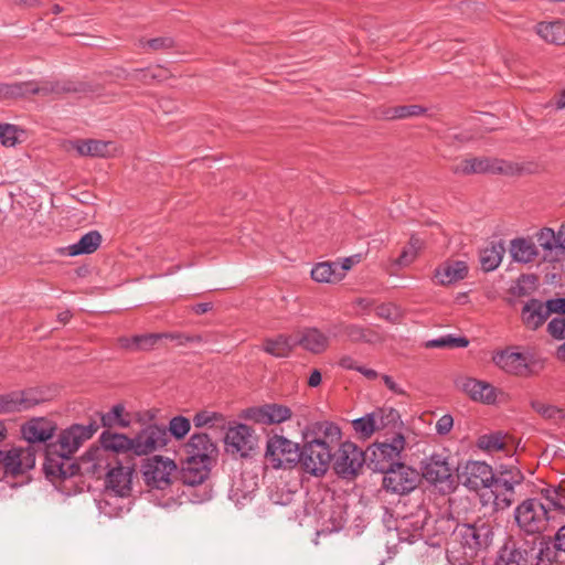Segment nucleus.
Segmentation results:
<instances>
[{
    "instance_id": "f257e3e1",
    "label": "nucleus",
    "mask_w": 565,
    "mask_h": 565,
    "mask_svg": "<svg viewBox=\"0 0 565 565\" xmlns=\"http://www.w3.org/2000/svg\"><path fill=\"white\" fill-rule=\"evenodd\" d=\"M313 437L303 443L300 450L299 463L305 472L322 477L329 470L333 458V451L340 445L341 430L329 422L315 426Z\"/></svg>"
},
{
    "instance_id": "f03ea898",
    "label": "nucleus",
    "mask_w": 565,
    "mask_h": 565,
    "mask_svg": "<svg viewBox=\"0 0 565 565\" xmlns=\"http://www.w3.org/2000/svg\"><path fill=\"white\" fill-rule=\"evenodd\" d=\"M492 536L491 526L483 521L458 525L454 532L450 552L458 553L457 559L471 563L480 551L489 546Z\"/></svg>"
},
{
    "instance_id": "7ed1b4c3",
    "label": "nucleus",
    "mask_w": 565,
    "mask_h": 565,
    "mask_svg": "<svg viewBox=\"0 0 565 565\" xmlns=\"http://www.w3.org/2000/svg\"><path fill=\"white\" fill-rule=\"evenodd\" d=\"M98 426L95 423L88 425L74 424L63 430L58 437V445L61 447V456L57 459L47 458L44 466L47 476L66 478L71 476L65 468V459L74 454L81 445L93 437L97 431Z\"/></svg>"
},
{
    "instance_id": "20e7f679",
    "label": "nucleus",
    "mask_w": 565,
    "mask_h": 565,
    "mask_svg": "<svg viewBox=\"0 0 565 565\" xmlns=\"http://www.w3.org/2000/svg\"><path fill=\"white\" fill-rule=\"evenodd\" d=\"M210 461L188 458L184 462L180 478L183 483L182 495L193 503H202L212 497V489L206 483L210 476Z\"/></svg>"
},
{
    "instance_id": "39448f33",
    "label": "nucleus",
    "mask_w": 565,
    "mask_h": 565,
    "mask_svg": "<svg viewBox=\"0 0 565 565\" xmlns=\"http://www.w3.org/2000/svg\"><path fill=\"white\" fill-rule=\"evenodd\" d=\"M514 519L521 531L526 534H539L547 529L550 515L540 499L530 498L515 508Z\"/></svg>"
},
{
    "instance_id": "423d86ee",
    "label": "nucleus",
    "mask_w": 565,
    "mask_h": 565,
    "mask_svg": "<svg viewBox=\"0 0 565 565\" xmlns=\"http://www.w3.org/2000/svg\"><path fill=\"white\" fill-rule=\"evenodd\" d=\"M423 477L440 492L450 493L456 489L457 476L448 458L441 454H433L423 467Z\"/></svg>"
},
{
    "instance_id": "0eeeda50",
    "label": "nucleus",
    "mask_w": 565,
    "mask_h": 565,
    "mask_svg": "<svg viewBox=\"0 0 565 565\" xmlns=\"http://www.w3.org/2000/svg\"><path fill=\"white\" fill-rule=\"evenodd\" d=\"M266 460L274 469L291 468L300 460L298 444L284 436L275 435L267 441Z\"/></svg>"
},
{
    "instance_id": "6e6552de",
    "label": "nucleus",
    "mask_w": 565,
    "mask_h": 565,
    "mask_svg": "<svg viewBox=\"0 0 565 565\" xmlns=\"http://www.w3.org/2000/svg\"><path fill=\"white\" fill-rule=\"evenodd\" d=\"M177 471V465L169 458L154 456L146 460L142 466V475L146 483L159 490H166L172 483V475Z\"/></svg>"
},
{
    "instance_id": "1a4fd4ad",
    "label": "nucleus",
    "mask_w": 565,
    "mask_h": 565,
    "mask_svg": "<svg viewBox=\"0 0 565 565\" xmlns=\"http://www.w3.org/2000/svg\"><path fill=\"white\" fill-rule=\"evenodd\" d=\"M382 472L384 473L383 487L396 494L409 493L419 481L417 471L404 463H396Z\"/></svg>"
},
{
    "instance_id": "9d476101",
    "label": "nucleus",
    "mask_w": 565,
    "mask_h": 565,
    "mask_svg": "<svg viewBox=\"0 0 565 565\" xmlns=\"http://www.w3.org/2000/svg\"><path fill=\"white\" fill-rule=\"evenodd\" d=\"M523 476L520 471L502 472L490 486L493 495V505L497 511L505 510L515 501V486L522 483Z\"/></svg>"
},
{
    "instance_id": "9b49d317",
    "label": "nucleus",
    "mask_w": 565,
    "mask_h": 565,
    "mask_svg": "<svg viewBox=\"0 0 565 565\" xmlns=\"http://www.w3.org/2000/svg\"><path fill=\"white\" fill-rule=\"evenodd\" d=\"M495 478L491 466L483 461H468L457 475L458 481L473 491L490 489Z\"/></svg>"
},
{
    "instance_id": "f8f14e48",
    "label": "nucleus",
    "mask_w": 565,
    "mask_h": 565,
    "mask_svg": "<svg viewBox=\"0 0 565 565\" xmlns=\"http://www.w3.org/2000/svg\"><path fill=\"white\" fill-rule=\"evenodd\" d=\"M338 447L332 458L335 472L342 478L355 476L365 461L363 451L352 443H343Z\"/></svg>"
},
{
    "instance_id": "ddd939ff",
    "label": "nucleus",
    "mask_w": 565,
    "mask_h": 565,
    "mask_svg": "<svg viewBox=\"0 0 565 565\" xmlns=\"http://www.w3.org/2000/svg\"><path fill=\"white\" fill-rule=\"evenodd\" d=\"M169 443L167 428L148 425L134 437V455L143 456L162 449Z\"/></svg>"
},
{
    "instance_id": "4468645a",
    "label": "nucleus",
    "mask_w": 565,
    "mask_h": 565,
    "mask_svg": "<svg viewBox=\"0 0 565 565\" xmlns=\"http://www.w3.org/2000/svg\"><path fill=\"white\" fill-rule=\"evenodd\" d=\"M35 448L32 445L26 447H12L1 455V465L6 475H23L35 466Z\"/></svg>"
},
{
    "instance_id": "2eb2a0df",
    "label": "nucleus",
    "mask_w": 565,
    "mask_h": 565,
    "mask_svg": "<svg viewBox=\"0 0 565 565\" xmlns=\"http://www.w3.org/2000/svg\"><path fill=\"white\" fill-rule=\"evenodd\" d=\"M405 448V438L402 434H395L391 441L376 443L372 449L375 469L383 471L396 463H401V452Z\"/></svg>"
},
{
    "instance_id": "dca6fc26",
    "label": "nucleus",
    "mask_w": 565,
    "mask_h": 565,
    "mask_svg": "<svg viewBox=\"0 0 565 565\" xmlns=\"http://www.w3.org/2000/svg\"><path fill=\"white\" fill-rule=\"evenodd\" d=\"M492 360L493 363L505 373L518 376H526L531 373L530 363L532 356L529 353L505 349L497 352Z\"/></svg>"
},
{
    "instance_id": "f3484780",
    "label": "nucleus",
    "mask_w": 565,
    "mask_h": 565,
    "mask_svg": "<svg viewBox=\"0 0 565 565\" xmlns=\"http://www.w3.org/2000/svg\"><path fill=\"white\" fill-rule=\"evenodd\" d=\"M57 92H60L58 86L49 82L0 83V100L24 97L30 94L49 95Z\"/></svg>"
},
{
    "instance_id": "a211bd4d",
    "label": "nucleus",
    "mask_w": 565,
    "mask_h": 565,
    "mask_svg": "<svg viewBox=\"0 0 565 565\" xmlns=\"http://www.w3.org/2000/svg\"><path fill=\"white\" fill-rule=\"evenodd\" d=\"M226 451L246 457L254 448L253 429L245 424L230 427L225 435Z\"/></svg>"
},
{
    "instance_id": "6ab92c4d",
    "label": "nucleus",
    "mask_w": 565,
    "mask_h": 565,
    "mask_svg": "<svg viewBox=\"0 0 565 565\" xmlns=\"http://www.w3.org/2000/svg\"><path fill=\"white\" fill-rule=\"evenodd\" d=\"M292 412L289 407L280 404H265L252 407L247 411V417L257 424L275 425L281 424L291 418Z\"/></svg>"
},
{
    "instance_id": "aec40b11",
    "label": "nucleus",
    "mask_w": 565,
    "mask_h": 565,
    "mask_svg": "<svg viewBox=\"0 0 565 565\" xmlns=\"http://www.w3.org/2000/svg\"><path fill=\"white\" fill-rule=\"evenodd\" d=\"M427 520L428 512L424 508H418L414 513L404 516L397 525L399 539L409 543L416 541L417 537L422 536Z\"/></svg>"
},
{
    "instance_id": "412c9836",
    "label": "nucleus",
    "mask_w": 565,
    "mask_h": 565,
    "mask_svg": "<svg viewBox=\"0 0 565 565\" xmlns=\"http://www.w3.org/2000/svg\"><path fill=\"white\" fill-rule=\"evenodd\" d=\"M56 430L55 424L45 417H35L22 425L23 438L30 443H44L51 439Z\"/></svg>"
},
{
    "instance_id": "4be33fe9",
    "label": "nucleus",
    "mask_w": 565,
    "mask_h": 565,
    "mask_svg": "<svg viewBox=\"0 0 565 565\" xmlns=\"http://www.w3.org/2000/svg\"><path fill=\"white\" fill-rule=\"evenodd\" d=\"M455 173L470 174L483 172L508 173L509 169L502 161L490 160L488 158L465 159L454 167Z\"/></svg>"
},
{
    "instance_id": "5701e85b",
    "label": "nucleus",
    "mask_w": 565,
    "mask_h": 565,
    "mask_svg": "<svg viewBox=\"0 0 565 565\" xmlns=\"http://www.w3.org/2000/svg\"><path fill=\"white\" fill-rule=\"evenodd\" d=\"M531 547L527 543H505L499 551L495 565H527Z\"/></svg>"
},
{
    "instance_id": "b1692460",
    "label": "nucleus",
    "mask_w": 565,
    "mask_h": 565,
    "mask_svg": "<svg viewBox=\"0 0 565 565\" xmlns=\"http://www.w3.org/2000/svg\"><path fill=\"white\" fill-rule=\"evenodd\" d=\"M132 469L118 466L107 473V487L119 497H126L131 490Z\"/></svg>"
},
{
    "instance_id": "393cba45",
    "label": "nucleus",
    "mask_w": 565,
    "mask_h": 565,
    "mask_svg": "<svg viewBox=\"0 0 565 565\" xmlns=\"http://www.w3.org/2000/svg\"><path fill=\"white\" fill-rule=\"evenodd\" d=\"M189 458L204 459L211 462V457L216 452V447L204 433L193 434L186 443Z\"/></svg>"
},
{
    "instance_id": "a878e982",
    "label": "nucleus",
    "mask_w": 565,
    "mask_h": 565,
    "mask_svg": "<svg viewBox=\"0 0 565 565\" xmlns=\"http://www.w3.org/2000/svg\"><path fill=\"white\" fill-rule=\"evenodd\" d=\"M461 388L473 401L492 404L497 398V390L489 383L476 379H466L461 383Z\"/></svg>"
},
{
    "instance_id": "bb28decb",
    "label": "nucleus",
    "mask_w": 565,
    "mask_h": 565,
    "mask_svg": "<svg viewBox=\"0 0 565 565\" xmlns=\"http://www.w3.org/2000/svg\"><path fill=\"white\" fill-rule=\"evenodd\" d=\"M297 345L305 350L319 354L328 349V335L318 328H305L298 339Z\"/></svg>"
},
{
    "instance_id": "cd10ccee",
    "label": "nucleus",
    "mask_w": 565,
    "mask_h": 565,
    "mask_svg": "<svg viewBox=\"0 0 565 565\" xmlns=\"http://www.w3.org/2000/svg\"><path fill=\"white\" fill-rule=\"evenodd\" d=\"M548 318V310L545 302L537 299L529 300L522 309V321L531 329L535 330L541 327Z\"/></svg>"
},
{
    "instance_id": "c85d7f7f",
    "label": "nucleus",
    "mask_w": 565,
    "mask_h": 565,
    "mask_svg": "<svg viewBox=\"0 0 565 565\" xmlns=\"http://www.w3.org/2000/svg\"><path fill=\"white\" fill-rule=\"evenodd\" d=\"M70 145L79 156L107 157L114 150L111 142L96 139L74 140Z\"/></svg>"
},
{
    "instance_id": "c756f323",
    "label": "nucleus",
    "mask_w": 565,
    "mask_h": 565,
    "mask_svg": "<svg viewBox=\"0 0 565 565\" xmlns=\"http://www.w3.org/2000/svg\"><path fill=\"white\" fill-rule=\"evenodd\" d=\"M296 345V339L289 335L279 334L275 338L265 339L263 350L275 358L284 359L289 356Z\"/></svg>"
},
{
    "instance_id": "7c9ffc66",
    "label": "nucleus",
    "mask_w": 565,
    "mask_h": 565,
    "mask_svg": "<svg viewBox=\"0 0 565 565\" xmlns=\"http://www.w3.org/2000/svg\"><path fill=\"white\" fill-rule=\"evenodd\" d=\"M468 266L462 260L446 263L440 266L435 274V277L440 285H450L466 277Z\"/></svg>"
},
{
    "instance_id": "2f4dec72",
    "label": "nucleus",
    "mask_w": 565,
    "mask_h": 565,
    "mask_svg": "<svg viewBox=\"0 0 565 565\" xmlns=\"http://www.w3.org/2000/svg\"><path fill=\"white\" fill-rule=\"evenodd\" d=\"M102 235L98 231H89L78 242L66 247L68 256L88 255L98 249L102 244Z\"/></svg>"
},
{
    "instance_id": "473e14b6",
    "label": "nucleus",
    "mask_w": 565,
    "mask_h": 565,
    "mask_svg": "<svg viewBox=\"0 0 565 565\" xmlns=\"http://www.w3.org/2000/svg\"><path fill=\"white\" fill-rule=\"evenodd\" d=\"M374 429L394 430L401 425V417L396 409L392 407H380L372 412Z\"/></svg>"
},
{
    "instance_id": "72a5a7b5",
    "label": "nucleus",
    "mask_w": 565,
    "mask_h": 565,
    "mask_svg": "<svg viewBox=\"0 0 565 565\" xmlns=\"http://www.w3.org/2000/svg\"><path fill=\"white\" fill-rule=\"evenodd\" d=\"M537 34L546 42L557 45L565 44V22H542L536 26Z\"/></svg>"
},
{
    "instance_id": "f704fd0d",
    "label": "nucleus",
    "mask_w": 565,
    "mask_h": 565,
    "mask_svg": "<svg viewBox=\"0 0 565 565\" xmlns=\"http://www.w3.org/2000/svg\"><path fill=\"white\" fill-rule=\"evenodd\" d=\"M345 335L354 343L375 344L382 341V337L375 330L355 323H347Z\"/></svg>"
},
{
    "instance_id": "c9c22d12",
    "label": "nucleus",
    "mask_w": 565,
    "mask_h": 565,
    "mask_svg": "<svg viewBox=\"0 0 565 565\" xmlns=\"http://www.w3.org/2000/svg\"><path fill=\"white\" fill-rule=\"evenodd\" d=\"M510 253L518 263H530L537 256V249L533 242L525 238H516L511 242Z\"/></svg>"
},
{
    "instance_id": "e433bc0d",
    "label": "nucleus",
    "mask_w": 565,
    "mask_h": 565,
    "mask_svg": "<svg viewBox=\"0 0 565 565\" xmlns=\"http://www.w3.org/2000/svg\"><path fill=\"white\" fill-rule=\"evenodd\" d=\"M102 444L105 449H109L115 452L134 454V438H129L124 434L103 433Z\"/></svg>"
},
{
    "instance_id": "4c0bfd02",
    "label": "nucleus",
    "mask_w": 565,
    "mask_h": 565,
    "mask_svg": "<svg viewBox=\"0 0 565 565\" xmlns=\"http://www.w3.org/2000/svg\"><path fill=\"white\" fill-rule=\"evenodd\" d=\"M505 248L502 243L491 244L480 252V263L486 271L494 270L502 262Z\"/></svg>"
},
{
    "instance_id": "58836bf2",
    "label": "nucleus",
    "mask_w": 565,
    "mask_h": 565,
    "mask_svg": "<svg viewBox=\"0 0 565 565\" xmlns=\"http://www.w3.org/2000/svg\"><path fill=\"white\" fill-rule=\"evenodd\" d=\"M537 243L546 252L545 259L556 260L558 257V237L552 228L545 227L537 233Z\"/></svg>"
},
{
    "instance_id": "ea45409f",
    "label": "nucleus",
    "mask_w": 565,
    "mask_h": 565,
    "mask_svg": "<svg viewBox=\"0 0 565 565\" xmlns=\"http://www.w3.org/2000/svg\"><path fill=\"white\" fill-rule=\"evenodd\" d=\"M17 393L21 412L31 409L49 399V394L39 387H30L23 391H17Z\"/></svg>"
},
{
    "instance_id": "a19ab883",
    "label": "nucleus",
    "mask_w": 565,
    "mask_h": 565,
    "mask_svg": "<svg viewBox=\"0 0 565 565\" xmlns=\"http://www.w3.org/2000/svg\"><path fill=\"white\" fill-rule=\"evenodd\" d=\"M311 277L317 282L335 284L341 281L340 275L337 274L333 262H323L317 264L311 269Z\"/></svg>"
},
{
    "instance_id": "79ce46f5",
    "label": "nucleus",
    "mask_w": 565,
    "mask_h": 565,
    "mask_svg": "<svg viewBox=\"0 0 565 565\" xmlns=\"http://www.w3.org/2000/svg\"><path fill=\"white\" fill-rule=\"evenodd\" d=\"M422 246V241L412 236L408 244L403 248L399 257L395 260V265L398 267H406L411 265L417 258Z\"/></svg>"
},
{
    "instance_id": "37998d69",
    "label": "nucleus",
    "mask_w": 565,
    "mask_h": 565,
    "mask_svg": "<svg viewBox=\"0 0 565 565\" xmlns=\"http://www.w3.org/2000/svg\"><path fill=\"white\" fill-rule=\"evenodd\" d=\"M193 424L195 427H225V418L222 414L210 411H201L193 417Z\"/></svg>"
},
{
    "instance_id": "c03bdc74",
    "label": "nucleus",
    "mask_w": 565,
    "mask_h": 565,
    "mask_svg": "<svg viewBox=\"0 0 565 565\" xmlns=\"http://www.w3.org/2000/svg\"><path fill=\"white\" fill-rule=\"evenodd\" d=\"M469 341L465 337H456L452 334H446L436 339H431L425 342V348H466Z\"/></svg>"
},
{
    "instance_id": "a18cd8bd",
    "label": "nucleus",
    "mask_w": 565,
    "mask_h": 565,
    "mask_svg": "<svg viewBox=\"0 0 565 565\" xmlns=\"http://www.w3.org/2000/svg\"><path fill=\"white\" fill-rule=\"evenodd\" d=\"M478 447L490 454L505 449L504 437L500 433L486 434L479 437Z\"/></svg>"
},
{
    "instance_id": "49530a36",
    "label": "nucleus",
    "mask_w": 565,
    "mask_h": 565,
    "mask_svg": "<svg viewBox=\"0 0 565 565\" xmlns=\"http://www.w3.org/2000/svg\"><path fill=\"white\" fill-rule=\"evenodd\" d=\"M541 494L556 510L565 511V486H550L541 490Z\"/></svg>"
},
{
    "instance_id": "de8ad7c7",
    "label": "nucleus",
    "mask_w": 565,
    "mask_h": 565,
    "mask_svg": "<svg viewBox=\"0 0 565 565\" xmlns=\"http://www.w3.org/2000/svg\"><path fill=\"white\" fill-rule=\"evenodd\" d=\"M125 412V407L121 404H117L111 407V409L102 415V424L104 427H128L129 420L122 418V414Z\"/></svg>"
},
{
    "instance_id": "09e8293b",
    "label": "nucleus",
    "mask_w": 565,
    "mask_h": 565,
    "mask_svg": "<svg viewBox=\"0 0 565 565\" xmlns=\"http://www.w3.org/2000/svg\"><path fill=\"white\" fill-rule=\"evenodd\" d=\"M296 492L288 489L286 484H277L269 491V499L277 505H290L295 502Z\"/></svg>"
},
{
    "instance_id": "8fccbe9b",
    "label": "nucleus",
    "mask_w": 565,
    "mask_h": 565,
    "mask_svg": "<svg viewBox=\"0 0 565 565\" xmlns=\"http://www.w3.org/2000/svg\"><path fill=\"white\" fill-rule=\"evenodd\" d=\"M373 420L372 412L354 419L352 422V427L355 434L362 439L370 438L375 433Z\"/></svg>"
},
{
    "instance_id": "3c124183",
    "label": "nucleus",
    "mask_w": 565,
    "mask_h": 565,
    "mask_svg": "<svg viewBox=\"0 0 565 565\" xmlns=\"http://www.w3.org/2000/svg\"><path fill=\"white\" fill-rule=\"evenodd\" d=\"M191 429V422L184 416H174L169 422V428L167 429L171 436L177 440L183 439Z\"/></svg>"
},
{
    "instance_id": "603ef678",
    "label": "nucleus",
    "mask_w": 565,
    "mask_h": 565,
    "mask_svg": "<svg viewBox=\"0 0 565 565\" xmlns=\"http://www.w3.org/2000/svg\"><path fill=\"white\" fill-rule=\"evenodd\" d=\"M530 405L537 414L546 419L556 418L562 415V409H559L557 406L546 404L540 399H532Z\"/></svg>"
},
{
    "instance_id": "864d4df0",
    "label": "nucleus",
    "mask_w": 565,
    "mask_h": 565,
    "mask_svg": "<svg viewBox=\"0 0 565 565\" xmlns=\"http://www.w3.org/2000/svg\"><path fill=\"white\" fill-rule=\"evenodd\" d=\"M376 315L392 323L399 322L402 310L394 303H383L376 308Z\"/></svg>"
},
{
    "instance_id": "5fc2aeb1",
    "label": "nucleus",
    "mask_w": 565,
    "mask_h": 565,
    "mask_svg": "<svg viewBox=\"0 0 565 565\" xmlns=\"http://www.w3.org/2000/svg\"><path fill=\"white\" fill-rule=\"evenodd\" d=\"M556 551L555 545L551 546L550 544L541 543L535 555V565H552L556 558Z\"/></svg>"
},
{
    "instance_id": "6e6d98bb",
    "label": "nucleus",
    "mask_w": 565,
    "mask_h": 565,
    "mask_svg": "<svg viewBox=\"0 0 565 565\" xmlns=\"http://www.w3.org/2000/svg\"><path fill=\"white\" fill-rule=\"evenodd\" d=\"M164 333H148V334H139L134 335L135 342H137V350H150L156 343L163 339Z\"/></svg>"
},
{
    "instance_id": "4d7b16f0",
    "label": "nucleus",
    "mask_w": 565,
    "mask_h": 565,
    "mask_svg": "<svg viewBox=\"0 0 565 565\" xmlns=\"http://www.w3.org/2000/svg\"><path fill=\"white\" fill-rule=\"evenodd\" d=\"M17 395V391L0 395V413L21 412Z\"/></svg>"
},
{
    "instance_id": "13d9d810",
    "label": "nucleus",
    "mask_w": 565,
    "mask_h": 565,
    "mask_svg": "<svg viewBox=\"0 0 565 565\" xmlns=\"http://www.w3.org/2000/svg\"><path fill=\"white\" fill-rule=\"evenodd\" d=\"M18 140V129L10 124L0 125V141L6 147H12Z\"/></svg>"
},
{
    "instance_id": "bf43d9fd",
    "label": "nucleus",
    "mask_w": 565,
    "mask_h": 565,
    "mask_svg": "<svg viewBox=\"0 0 565 565\" xmlns=\"http://www.w3.org/2000/svg\"><path fill=\"white\" fill-rule=\"evenodd\" d=\"M139 43L143 49L147 47L152 51H160V50H166V49L172 47L173 40L168 36H162V38H156V39H151V40L141 39L139 41Z\"/></svg>"
},
{
    "instance_id": "052dcab7",
    "label": "nucleus",
    "mask_w": 565,
    "mask_h": 565,
    "mask_svg": "<svg viewBox=\"0 0 565 565\" xmlns=\"http://www.w3.org/2000/svg\"><path fill=\"white\" fill-rule=\"evenodd\" d=\"M425 111L422 106L418 105H408V106H398L392 109L391 118H406L412 116L420 115Z\"/></svg>"
},
{
    "instance_id": "680f3d73",
    "label": "nucleus",
    "mask_w": 565,
    "mask_h": 565,
    "mask_svg": "<svg viewBox=\"0 0 565 565\" xmlns=\"http://www.w3.org/2000/svg\"><path fill=\"white\" fill-rule=\"evenodd\" d=\"M547 330L553 338L565 339V317L552 319Z\"/></svg>"
},
{
    "instance_id": "e2e57ef3",
    "label": "nucleus",
    "mask_w": 565,
    "mask_h": 565,
    "mask_svg": "<svg viewBox=\"0 0 565 565\" xmlns=\"http://www.w3.org/2000/svg\"><path fill=\"white\" fill-rule=\"evenodd\" d=\"M454 426V419L451 415H443L436 423V431L439 435H447Z\"/></svg>"
},
{
    "instance_id": "0e129e2a",
    "label": "nucleus",
    "mask_w": 565,
    "mask_h": 565,
    "mask_svg": "<svg viewBox=\"0 0 565 565\" xmlns=\"http://www.w3.org/2000/svg\"><path fill=\"white\" fill-rule=\"evenodd\" d=\"M345 327L347 323L343 321L330 324L326 329V334L328 335V342L330 339H338L340 335H345Z\"/></svg>"
},
{
    "instance_id": "69168bd1",
    "label": "nucleus",
    "mask_w": 565,
    "mask_h": 565,
    "mask_svg": "<svg viewBox=\"0 0 565 565\" xmlns=\"http://www.w3.org/2000/svg\"><path fill=\"white\" fill-rule=\"evenodd\" d=\"M354 263H355L354 257H347V258L342 259V262H340V263L333 262L337 274L340 275V280H342L344 278L347 271L352 268Z\"/></svg>"
},
{
    "instance_id": "338daca9",
    "label": "nucleus",
    "mask_w": 565,
    "mask_h": 565,
    "mask_svg": "<svg viewBox=\"0 0 565 565\" xmlns=\"http://www.w3.org/2000/svg\"><path fill=\"white\" fill-rule=\"evenodd\" d=\"M546 309L548 310V316L553 312L565 313V299L556 298L550 299L545 302Z\"/></svg>"
},
{
    "instance_id": "774afa93",
    "label": "nucleus",
    "mask_w": 565,
    "mask_h": 565,
    "mask_svg": "<svg viewBox=\"0 0 565 565\" xmlns=\"http://www.w3.org/2000/svg\"><path fill=\"white\" fill-rule=\"evenodd\" d=\"M338 365L344 370L358 371L360 364L350 354H342L338 360Z\"/></svg>"
}]
</instances>
